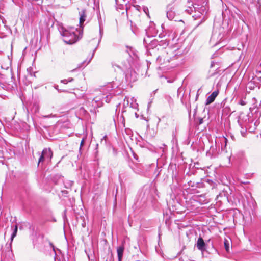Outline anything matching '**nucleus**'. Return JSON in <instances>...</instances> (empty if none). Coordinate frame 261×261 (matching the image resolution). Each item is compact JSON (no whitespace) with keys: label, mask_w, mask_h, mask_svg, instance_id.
<instances>
[{"label":"nucleus","mask_w":261,"mask_h":261,"mask_svg":"<svg viewBox=\"0 0 261 261\" xmlns=\"http://www.w3.org/2000/svg\"><path fill=\"white\" fill-rule=\"evenodd\" d=\"M118 85L114 82H110L103 86L100 89V93L98 96L93 98V101L97 102L98 101H105L108 103L110 102L114 89L117 87Z\"/></svg>","instance_id":"obj_1"},{"label":"nucleus","mask_w":261,"mask_h":261,"mask_svg":"<svg viewBox=\"0 0 261 261\" xmlns=\"http://www.w3.org/2000/svg\"><path fill=\"white\" fill-rule=\"evenodd\" d=\"M61 35L63 37V41L67 44H72L75 43L80 39L81 37L76 34V32H80L77 29L74 27L64 28L61 27L60 29Z\"/></svg>","instance_id":"obj_2"},{"label":"nucleus","mask_w":261,"mask_h":261,"mask_svg":"<svg viewBox=\"0 0 261 261\" xmlns=\"http://www.w3.org/2000/svg\"><path fill=\"white\" fill-rule=\"evenodd\" d=\"M150 168H151V166L150 165H143L139 164L137 166L135 170V172L138 174L147 176L148 172L149 171Z\"/></svg>","instance_id":"obj_3"},{"label":"nucleus","mask_w":261,"mask_h":261,"mask_svg":"<svg viewBox=\"0 0 261 261\" xmlns=\"http://www.w3.org/2000/svg\"><path fill=\"white\" fill-rule=\"evenodd\" d=\"M143 42L147 49H150L153 45H155L157 42L155 40H151V37L149 35L144 38Z\"/></svg>","instance_id":"obj_4"},{"label":"nucleus","mask_w":261,"mask_h":261,"mask_svg":"<svg viewBox=\"0 0 261 261\" xmlns=\"http://www.w3.org/2000/svg\"><path fill=\"white\" fill-rule=\"evenodd\" d=\"M125 77L128 81H129L130 82H134L137 79V74L135 71L129 70L126 74Z\"/></svg>","instance_id":"obj_5"},{"label":"nucleus","mask_w":261,"mask_h":261,"mask_svg":"<svg viewBox=\"0 0 261 261\" xmlns=\"http://www.w3.org/2000/svg\"><path fill=\"white\" fill-rule=\"evenodd\" d=\"M42 153L45 156V158L47 161H50L53 155V153L50 148H44L42 150Z\"/></svg>","instance_id":"obj_6"},{"label":"nucleus","mask_w":261,"mask_h":261,"mask_svg":"<svg viewBox=\"0 0 261 261\" xmlns=\"http://www.w3.org/2000/svg\"><path fill=\"white\" fill-rule=\"evenodd\" d=\"M219 94V91L216 90L214 91L207 98L205 102V105H208L212 103L218 96Z\"/></svg>","instance_id":"obj_7"},{"label":"nucleus","mask_w":261,"mask_h":261,"mask_svg":"<svg viewBox=\"0 0 261 261\" xmlns=\"http://www.w3.org/2000/svg\"><path fill=\"white\" fill-rule=\"evenodd\" d=\"M205 247L206 244L204 242L203 239L201 237L199 238L197 242V248L201 251L203 252L205 250Z\"/></svg>","instance_id":"obj_8"},{"label":"nucleus","mask_w":261,"mask_h":261,"mask_svg":"<svg viewBox=\"0 0 261 261\" xmlns=\"http://www.w3.org/2000/svg\"><path fill=\"white\" fill-rule=\"evenodd\" d=\"M124 250V248L123 245L117 247V255H118V261H122Z\"/></svg>","instance_id":"obj_9"},{"label":"nucleus","mask_w":261,"mask_h":261,"mask_svg":"<svg viewBox=\"0 0 261 261\" xmlns=\"http://www.w3.org/2000/svg\"><path fill=\"white\" fill-rule=\"evenodd\" d=\"M165 98L168 102V107L170 109H172L174 106V101L173 98L169 95H167Z\"/></svg>","instance_id":"obj_10"},{"label":"nucleus","mask_w":261,"mask_h":261,"mask_svg":"<svg viewBox=\"0 0 261 261\" xmlns=\"http://www.w3.org/2000/svg\"><path fill=\"white\" fill-rule=\"evenodd\" d=\"M80 24L82 25L85 21L86 15L84 10H82L80 12Z\"/></svg>","instance_id":"obj_11"},{"label":"nucleus","mask_w":261,"mask_h":261,"mask_svg":"<svg viewBox=\"0 0 261 261\" xmlns=\"http://www.w3.org/2000/svg\"><path fill=\"white\" fill-rule=\"evenodd\" d=\"M17 232V226L16 225H15L14 228L13 229V232L11 236V243H12L14 238L16 236Z\"/></svg>","instance_id":"obj_12"},{"label":"nucleus","mask_w":261,"mask_h":261,"mask_svg":"<svg viewBox=\"0 0 261 261\" xmlns=\"http://www.w3.org/2000/svg\"><path fill=\"white\" fill-rule=\"evenodd\" d=\"M175 16V13L173 12L168 11L167 12V17L169 20H172Z\"/></svg>","instance_id":"obj_13"},{"label":"nucleus","mask_w":261,"mask_h":261,"mask_svg":"<svg viewBox=\"0 0 261 261\" xmlns=\"http://www.w3.org/2000/svg\"><path fill=\"white\" fill-rule=\"evenodd\" d=\"M46 159L45 158V156L43 155V153L41 152L38 160V165H39L40 163H43V162Z\"/></svg>","instance_id":"obj_14"},{"label":"nucleus","mask_w":261,"mask_h":261,"mask_svg":"<svg viewBox=\"0 0 261 261\" xmlns=\"http://www.w3.org/2000/svg\"><path fill=\"white\" fill-rule=\"evenodd\" d=\"M224 243V246H225V248L226 251L227 252H229V241L228 240H225Z\"/></svg>","instance_id":"obj_15"},{"label":"nucleus","mask_w":261,"mask_h":261,"mask_svg":"<svg viewBox=\"0 0 261 261\" xmlns=\"http://www.w3.org/2000/svg\"><path fill=\"white\" fill-rule=\"evenodd\" d=\"M119 120H120V121L121 122L122 126L123 127H125V119H124V117L123 116H121L120 117V118H119Z\"/></svg>","instance_id":"obj_16"},{"label":"nucleus","mask_w":261,"mask_h":261,"mask_svg":"<svg viewBox=\"0 0 261 261\" xmlns=\"http://www.w3.org/2000/svg\"><path fill=\"white\" fill-rule=\"evenodd\" d=\"M158 74H159V76H160V77H163V73H162V72L161 68L160 67H159V68H158Z\"/></svg>","instance_id":"obj_17"},{"label":"nucleus","mask_w":261,"mask_h":261,"mask_svg":"<svg viewBox=\"0 0 261 261\" xmlns=\"http://www.w3.org/2000/svg\"><path fill=\"white\" fill-rule=\"evenodd\" d=\"M32 69L31 67L28 68L27 69V72L30 74L31 76H35V73L33 74H32L31 73V71Z\"/></svg>","instance_id":"obj_18"},{"label":"nucleus","mask_w":261,"mask_h":261,"mask_svg":"<svg viewBox=\"0 0 261 261\" xmlns=\"http://www.w3.org/2000/svg\"><path fill=\"white\" fill-rule=\"evenodd\" d=\"M61 83L66 84L68 83V81L66 79L61 80Z\"/></svg>","instance_id":"obj_19"},{"label":"nucleus","mask_w":261,"mask_h":261,"mask_svg":"<svg viewBox=\"0 0 261 261\" xmlns=\"http://www.w3.org/2000/svg\"><path fill=\"white\" fill-rule=\"evenodd\" d=\"M99 33H100V38L101 39V37H102V30H101L100 27V29H99Z\"/></svg>","instance_id":"obj_20"},{"label":"nucleus","mask_w":261,"mask_h":261,"mask_svg":"<svg viewBox=\"0 0 261 261\" xmlns=\"http://www.w3.org/2000/svg\"><path fill=\"white\" fill-rule=\"evenodd\" d=\"M84 143V139H83L80 143V148L83 145Z\"/></svg>","instance_id":"obj_21"},{"label":"nucleus","mask_w":261,"mask_h":261,"mask_svg":"<svg viewBox=\"0 0 261 261\" xmlns=\"http://www.w3.org/2000/svg\"><path fill=\"white\" fill-rule=\"evenodd\" d=\"M49 245H50V246H51V247H52V248H53V250L55 251V248H54V245L53 244V243H50H50H49Z\"/></svg>","instance_id":"obj_22"},{"label":"nucleus","mask_w":261,"mask_h":261,"mask_svg":"<svg viewBox=\"0 0 261 261\" xmlns=\"http://www.w3.org/2000/svg\"><path fill=\"white\" fill-rule=\"evenodd\" d=\"M68 82H70L73 81V79L72 77L69 78L68 80Z\"/></svg>","instance_id":"obj_23"},{"label":"nucleus","mask_w":261,"mask_h":261,"mask_svg":"<svg viewBox=\"0 0 261 261\" xmlns=\"http://www.w3.org/2000/svg\"><path fill=\"white\" fill-rule=\"evenodd\" d=\"M240 104L242 106L243 105H245V103L244 101L242 100L241 102H240Z\"/></svg>","instance_id":"obj_24"},{"label":"nucleus","mask_w":261,"mask_h":261,"mask_svg":"<svg viewBox=\"0 0 261 261\" xmlns=\"http://www.w3.org/2000/svg\"><path fill=\"white\" fill-rule=\"evenodd\" d=\"M10 252L12 253V254H13V253H12V250L11 249V243L10 244Z\"/></svg>","instance_id":"obj_25"},{"label":"nucleus","mask_w":261,"mask_h":261,"mask_svg":"<svg viewBox=\"0 0 261 261\" xmlns=\"http://www.w3.org/2000/svg\"><path fill=\"white\" fill-rule=\"evenodd\" d=\"M155 250H156V251L159 253V248L156 246L155 247Z\"/></svg>","instance_id":"obj_26"},{"label":"nucleus","mask_w":261,"mask_h":261,"mask_svg":"<svg viewBox=\"0 0 261 261\" xmlns=\"http://www.w3.org/2000/svg\"><path fill=\"white\" fill-rule=\"evenodd\" d=\"M214 65V62H212L211 63V67H212Z\"/></svg>","instance_id":"obj_27"},{"label":"nucleus","mask_w":261,"mask_h":261,"mask_svg":"<svg viewBox=\"0 0 261 261\" xmlns=\"http://www.w3.org/2000/svg\"><path fill=\"white\" fill-rule=\"evenodd\" d=\"M159 240H161V234L160 232H159Z\"/></svg>","instance_id":"obj_28"},{"label":"nucleus","mask_w":261,"mask_h":261,"mask_svg":"<svg viewBox=\"0 0 261 261\" xmlns=\"http://www.w3.org/2000/svg\"><path fill=\"white\" fill-rule=\"evenodd\" d=\"M58 87V85L55 86V88L59 91Z\"/></svg>","instance_id":"obj_29"},{"label":"nucleus","mask_w":261,"mask_h":261,"mask_svg":"<svg viewBox=\"0 0 261 261\" xmlns=\"http://www.w3.org/2000/svg\"><path fill=\"white\" fill-rule=\"evenodd\" d=\"M100 39H101L100 38L99 39V40H98V43H97V45H99V42H100Z\"/></svg>","instance_id":"obj_30"},{"label":"nucleus","mask_w":261,"mask_h":261,"mask_svg":"<svg viewBox=\"0 0 261 261\" xmlns=\"http://www.w3.org/2000/svg\"><path fill=\"white\" fill-rule=\"evenodd\" d=\"M144 12H145V13H146V10H145V9H144Z\"/></svg>","instance_id":"obj_31"},{"label":"nucleus","mask_w":261,"mask_h":261,"mask_svg":"<svg viewBox=\"0 0 261 261\" xmlns=\"http://www.w3.org/2000/svg\"><path fill=\"white\" fill-rule=\"evenodd\" d=\"M161 27L163 28V24H162L161 25Z\"/></svg>","instance_id":"obj_32"},{"label":"nucleus","mask_w":261,"mask_h":261,"mask_svg":"<svg viewBox=\"0 0 261 261\" xmlns=\"http://www.w3.org/2000/svg\"><path fill=\"white\" fill-rule=\"evenodd\" d=\"M115 1H116V4H117L118 0H115Z\"/></svg>","instance_id":"obj_33"},{"label":"nucleus","mask_w":261,"mask_h":261,"mask_svg":"<svg viewBox=\"0 0 261 261\" xmlns=\"http://www.w3.org/2000/svg\"><path fill=\"white\" fill-rule=\"evenodd\" d=\"M2 261V260H1Z\"/></svg>","instance_id":"obj_34"}]
</instances>
